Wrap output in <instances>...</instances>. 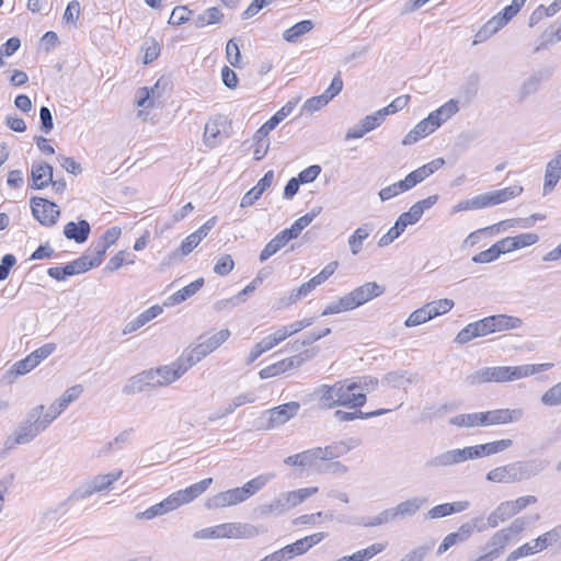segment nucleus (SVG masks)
Wrapping results in <instances>:
<instances>
[{
    "instance_id": "1",
    "label": "nucleus",
    "mask_w": 561,
    "mask_h": 561,
    "mask_svg": "<svg viewBox=\"0 0 561 561\" xmlns=\"http://www.w3.org/2000/svg\"><path fill=\"white\" fill-rule=\"evenodd\" d=\"M546 466V462L539 459L515 461L490 470L486 480L494 483H516L539 474Z\"/></svg>"
},
{
    "instance_id": "2",
    "label": "nucleus",
    "mask_w": 561,
    "mask_h": 561,
    "mask_svg": "<svg viewBox=\"0 0 561 561\" xmlns=\"http://www.w3.org/2000/svg\"><path fill=\"white\" fill-rule=\"evenodd\" d=\"M44 405H37L33 408L26 415L25 420L22 421L16 427L14 435L9 436L4 442L5 449H12L16 445H24L31 443L42 432L46 430L42 423V412Z\"/></svg>"
},
{
    "instance_id": "3",
    "label": "nucleus",
    "mask_w": 561,
    "mask_h": 561,
    "mask_svg": "<svg viewBox=\"0 0 561 561\" xmlns=\"http://www.w3.org/2000/svg\"><path fill=\"white\" fill-rule=\"evenodd\" d=\"M260 534L256 526L243 523H225L214 527L203 528L194 533L195 539L218 538H254Z\"/></svg>"
},
{
    "instance_id": "4",
    "label": "nucleus",
    "mask_w": 561,
    "mask_h": 561,
    "mask_svg": "<svg viewBox=\"0 0 561 561\" xmlns=\"http://www.w3.org/2000/svg\"><path fill=\"white\" fill-rule=\"evenodd\" d=\"M561 538V525L556 526L551 530L542 534L541 536L534 539L531 542H527L519 548L512 551L506 561H516L520 558L535 554L539 551L547 549L549 546L557 543Z\"/></svg>"
},
{
    "instance_id": "5",
    "label": "nucleus",
    "mask_w": 561,
    "mask_h": 561,
    "mask_svg": "<svg viewBox=\"0 0 561 561\" xmlns=\"http://www.w3.org/2000/svg\"><path fill=\"white\" fill-rule=\"evenodd\" d=\"M122 474L123 470L113 471L106 474H98L75 490L68 497V501H80L90 497L94 493L110 490L112 484L121 479Z\"/></svg>"
},
{
    "instance_id": "6",
    "label": "nucleus",
    "mask_w": 561,
    "mask_h": 561,
    "mask_svg": "<svg viewBox=\"0 0 561 561\" xmlns=\"http://www.w3.org/2000/svg\"><path fill=\"white\" fill-rule=\"evenodd\" d=\"M474 531H485V525L481 517H474L462 524L455 533L448 534L439 545L437 553L442 554L453 546L468 540Z\"/></svg>"
},
{
    "instance_id": "7",
    "label": "nucleus",
    "mask_w": 561,
    "mask_h": 561,
    "mask_svg": "<svg viewBox=\"0 0 561 561\" xmlns=\"http://www.w3.org/2000/svg\"><path fill=\"white\" fill-rule=\"evenodd\" d=\"M194 366V360H191L186 354L180 356L176 360L169 365L157 367V374L161 387L171 385L180 379L191 367Z\"/></svg>"
},
{
    "instance_id": "8",
    "label": "nucleus",
    "mask_w": 561,
    "mask_h": 561,
    "mask_svg": "<svg viewBox=\"0 0 561 561\" xmlns=\"http://www.w3.org/2000/svg\"><path fill=\"white\" fill-rule=\"evenodd\" d=\"M34 218L43 226H54L60 215L58 206L43 197L34 196L30 201Z\"/></svg>"
},
{
    "instance_id": "9",
    "label": "nucleus",
    "mask_w": 561,
    "mask_h": 561,
    "mask_svg": "<svg viewBox=\"0 0 561 561\" xmlns=\"http://www.w3.org/2000/svg\"><path fill=\"white\" fill-rule=\"evenodd\" d=\"M211 483L213 479L207 478L187 486L186 489L179 490L170 494L167 499L171 505V508L174 511L184 504L193 502L195 499L201 496L210 486Z\"/></svg>"
},
{
    "instance_id": "10",
    "label": "nucleus",
    "mask_w": 561,
    "mask_h": 561,
    "mask_svg": "<svg viewBox=\"0 0 561 561\" xmlns=\"http://www.w3.org/2000/svg\"><path fill=\"white\" fill-rule=\"evenodd\" d=\"M339 396L337 407H345L347 409H357L363 407L366 401V394L362 391H357L356 383L347 379L339 380Z\"/></svg>"
},
{
    "instance_id": "11",
    "label": "nucleus",
    "mask_w": 561,
    "mask_h": 561,
    "mask_svg": "<svg viewBox=\"0 0 561 561\" xmlns=\"http://www.w3.org/2000/svg\"><path fill=\"white\" fill-rule=\"evenodd\" d=\"M229 336L230 331L228 329H222L207 337L205 341L199 342L190 353L186 354V356L191 360H194L195 365L208 354L217 350L224 342L228 340Z\"/></svg>"
},
{
    "instance_id": "12",
    "label": "nucleus",
    "mask_w": 561,
    "mask_h": 561,
    "mask_svg": "<svg viewBox=\"0 0 561 561\" xmlns=\"http://www.w3.org/2000/svg\"><path fill=\"white\" fill-rule=\"evenodd\" d=\"M343 89V80L340 73L335 75L330 87L321 94L308 99L301 108V112L313 113L325 106Z\"/></svg>"
},
{
    "instance_id": "13",
    "label": "nucleus",
    "mask_w": 561,
    "mask_h": 561,
    "mask_svg": "<svg viewBox=\"0 0 561 561\" xmlns=\"http://www.w3.org/2000/svg\"><path fill=\"white\" fill-rule=\"evenodd\" d=\"M299 408L298 402L291 401L266 411L265 428L271 430L285 424L298 413Z\"/></svg>"
},
{
    "instance_id": "14",
    "label": "nucleus",
    "mask_w": 561,
    "mask_h": 561,
    "mask_svg": "<svg viewBox=\"0 0 561 561\" xmlns=\"http://www.w3.org/2000/svg\"><path fill=\"white\" fill-rule=\"evenodd\" d=\"M228 124L222 117L209 119L204 128V144L209 148L219 146L228 137Z\"/></svg>"
},
{
    "instance_id": "15",
    "label": "nucleus",
    "mask_w": 561,
    "mask_h": 561,
    "mask_svg": "<svg viewBox=\"0 0 561 561\" xmlns=\"http://www.w3.org/2000/svg\"><path fill=\"white\" fill-rule=\"evenodd\" d=\"M383 293V286L377 284L376 282H368L348 293L347 298L352 305V308L355 309L366 304L367 301L382 295Z\"/></svg>"
},
{
    "instance_id": "16",
    "label": "nucleus",
    "mask_w": 561,
    "mask_h": 561,
    "mask_svg": "<svg viewBox=\"0 0 561 561\" xmlns=\"http://www.w3.org/2000/svg\"><path fill=\"white\" fill-rule=\"evenodd\" d=\"M463 463L460 448L448 449L430 457L424 462L426 470H439Z\"/></svg>"
},
{
    "instance_id": "17",
    "label": "nucleus",
    "mask_w": 561,
    "mask_h": 561,
    "mask_svg": "<svg viewBox=\"0 0 561 561\" xmlns=\"http://www.w3.org/2000/svg\"><path fill=\"white\" fill-rule=\"evenodd\" d=\"M523 416V409H496L484 412L485 426L516 423Z\"/></svg>"
},
{
    "instance_id": "18",
    "label": "nucleus",
    "mask_w": 561,
    "mask_h": 561,
    "mask_svg": "<svg viewBox=\"0 0 561 561\" xmlns=\"http://www.w3.org/2000/svg\"><path fill=\"white\" fill-rule=\"evenodd\" d=\"M490 333H492V328L489 317H485L465 327L455 337V342L458 344H466L474 337L485 336Z\"/></svg>"
},
{
    "instance_id": "19",
    "label": "nucleus",
    "mask_w": 561,
    "mask_h": 561,
    "mask_svg": "<svg viewBox=\"0 0 561 561\" xmlns=\"http://www.w3.org/2000/svg\"><path fill=\"white\" fill-rule=\"evenodd\" d=\"M245 501L244 495L240 488H233L222 491L208 499L206 507L209 510L222 508L227 506L237 505Z\"/></svg>"
},
{
    "instance_id": "20",
    "label": "nucleus",
    "mask_w": 561,
    "mask_h": 561,
    "mask_svg": "<svg viewBox=\"0 0 561 561\" xmlns=\"http://www.w3.org/2000/svg\"><path fill=\"white\" fill-rule=\"evenodd\" d=\"M31 187L43 190L53 182V167L46 162H34L31 170Z\"/></svg>"
},
{
    "instance_id": "21",
    "label": "nucleus",
    "mask_w": 561,
    "mask_h": 561,
    "mask_svg": "<svg viewBox=\"0 0 561 561\" xmlns=\"http://www.w3.org/2000/svg\"><path fill=\"white\" fill-rule=\"evenodd\" d=\"M337 381L333 385H321L312 392L313 399L318 401L322 409H333L337 407Z\"/></svg>"
},
{
    "instance_id": "22",
    "label": "nucleus",
    "mask_w": 561,
    "mask_h": 561,
    "mask_svg": "<svg viewBox=\"0 0 561 561\" xmlns=\"http://www.w3.org/2000/svg\"><path fill=\"white\" fill-rule=\"evenodd\" d=\"M274 181V172L267 171L264 176L259 180L257 184L252 187L249 192H247L240 203L242 208L249 207L253 205L261 195L272 185Z\"/></svg>"
},
{
    "instance_id": "23",
    "label": "nucleus",
    "mask_w": 561,
    "mask_h": 561,
    "mask_svg": "<svg viewBox=\"0 0 561 561\" xmlns=\"http://www.w3.org/2000/svg\"><path fill=\"white\" fill-rule=\"evenodd\" d=\"M561 179V151H558L546 168L543 195L549 194Z\"/></svg>"
},
{
    "instance_id": "24",
    "label": "nucleus",
    "mask_w": 561,
    "mask_h": 561,
    "mask_svg": "<svg viewBox=\"0 0 561 561\" xmlns=\"http://www.w3.org/2000/svg\"><path fill=\"white\" fill-rule=\"evenodd\" d=\"M427 503L423 496L410 497L393 506L398 520L413 517Z\"/></svg>"
},
{
    "instance_id": "25",
    "label": "nucleus",
    "mask_w": 561,
    "mask_h": 561,
    "mask_svg": "<svg viewBox=\"0 0 561 561\" xmlns=\"http://www.w3.org/2000/svg\"><path fill=\"white\" fill-rule=\"evenodd\" d=\"M90 231V224L85 219H81L78 222L69 221L64 227V236L77 243L85 242L89 238Z\"/></svg>"
},
{
    "instance_id": "26",
    "label": "nucleus",
    "mask_w": 561,
    "mask_h": 561,
    "mask_svg": "<svg viewBox=\"0 0 561 561\" xmlns=\"http://www.w3.org/2000/svg\"><path fill=\"white\" fill-rule=\"evenodd\" d=\"M469 505L470 504L468 501H458V502H453V503L439 504V505L432 507L427 512L426 517L430 519H437V518L446 517V516L453 515L455 513H460V512L466 511L469 507Z\"/></svg>"
},
{
    "instance_id": "27",
    "label": "nucleus",
    "mask_w": 561,
    "mask_h": 561,
    "mask_svg": "<svg viewBox=\"0 0 561 561\" xmlns=\"http://www.w3.org/2000/svg\"><path fill=\"white\" fill-rule=\"evenodd\" d=\"M358 445V442L354 438H350L347 440L335 442L324 448H322L321 460H332L339 458L350 450L355 448Z\"/></svg>"
},
{
    "instance_id": "28",
    "label": "nucleus",
    "mask_w": 561,
    "mask_h": 561,
    "mask_svg": "<svg viewBox=\"0 0 561 561\" xmlns=\"http://www.w3.org/2000/svg\"><path fill=\"white\" fill-rule=\"evenodd\" d=\"M523 193V187L520 185H513L505 188L492 191L485 193L488 206H495L503 204L510 199H513L519 196Z\"/></svg>"
},
{
    "instance_id": "29",
    "label": "nucleus",
    "mask_w": 561,
    "mask_h": 561,
    "mask_svg": "<svg viewBox=\"0 0 561 561\" xmlns=\"http://www.w3.org/2000/svg\"><path fill=\"white\" fill-rule=\"evenodd\" d=\"M398 522L393 507L386 508L373 517L357 518L354 524L363 527H377L389 523Z\"/></svg>"
},
{
    "instance_id": "30",
    "label": "nucleus",
    "mask_w": 561,
    "mask_h": 561,
    "mask_svg": "<svg viewBox=\"0 0 561 561\" xmlns=\"http://www.w3.org/2000/svg\"><path fill=\"white\" fill-rule=\"evenodd\" d=\"M321 213V207L312 208L309 213L301 216L291 225L290 228H286L283 233L287 237V239L293 240L299 236V233L309 226L312 220Z\"/></svg>"
},
{
    "instance_id": "31",
    "label": "nucleus",
    "mask_w": 561,
    "mask_h": 561,
    "mask_svg": "<svg viewBox=\"0 0 561 561\" xmlns=\"http://www.w3.org/2000/svg\"><path fill=\"white\" fill-rule=\"evenodd\" d=\"M551 73L552 72L550 70H541V71H538V72L531 75L529 78H527L523 82L520 90H519L520 100H525L529 95L535 94L539 90L541 81L543 79L549 78L551 76Z\"/></svg>"
},
{
    "instance_id": "32",
    "label": "nucleus",
    "mask_w": 561,
    "mask_h": 561,
    "mask_svg": "<svg viewBox=\"0 0 561 561\" xmlns=\"http://www.w3.org/2000/svg\"><path fill=\"white\" fill-rule=\"evenodd\" d=\"M290 510L288 503L286 502V497L284 493H280L277 497L268 503H263L256 507L255 512L260 516H268V515H282L286 511Z\"/></svg>"
},
{
    "instance_id": "33",
    "label": "nucleus",
    "mask_w": 561,
    "mask_h": 561,
    "mask_svg": "<svg viewBox=\"0 0 561 561\" xmlns=\"http://www.w3.org/2000/svg\"><path fill=\"white\" fill-rule=\"evenodd\" d=\"M489 320H490V324L492 328V333L518 329L523 324V321L520 318L507 316V314L490 316Z\"/></svg>"
},
{
    "instance_id": "34",
    "label": "nucleus",
    "mask_w": 561,
    "mask_h": 561,
    "mask_svg": "<svg viewBox=\"0 0 561 561\" xmlns=\"http://www.w3.org/2000/svg\"><path fill=\"white\" fill-rule=\"evenodd\" d=\"M383 380L391 387L407 389L411 383L419 381L416 374H409L405 370L391 371L385 375Z\"/></svg>"
},
{
    "instance_id": "35",
    "label": "nucleus",
    "mask_w": 561,
    "mask_h": 561,
    "mask_svg": "<svg viewBox=\"0 0 561 561\" xmlns=\"http://www.w3.org/2000/svg\"><path fill=\"white\" fill-rule=\"evenodd\" d=\"M493 382L514 381L524 378L520 366H497L492 367Z\"/></svg>"
},
{
    "instance_id": "36",
    "label": "nucleus",
    "mask_w": 561,
    "mask_h": 561,
    "mask_svg": "<svg viewBox=\"0 0 561 561\" xmlns=\"http://www.w3.org/2000/svg\"><path fill=\"white\" fill-rule=\"evenodd\" d=\"M204 286V278H197L196 280L192 282L191 284L184 286L182 289L174 293L171 297L168 298L167 302L164 305L167 306H173L181 304L195 295L202 287Z\"/></svg>"
},
{
    "instance_id": "37",
    "label": "nucleus",
    "mask_w": 561,
    "mask_h": 561,
    "mask_svg": "<svg viewBox=\"0 0 561 561\" xmlns=\"http://www.w3.org/2000/svg\"><path fill=\"white\" fill-rule=\"evenodd\" d=\"M510 541L511 539L507 535L500 529L490 537L484 549L490 553V556L497 559L504 552Z\"/></svg>"
},
{
    "instance_id": "38",
    "label": "nucleus",
    "mask_w": 561,
    "mask_h": 561,
    "mask_svg": "<svg viewBox=\"0 0 561 561\" xmlns=\"http://www.w3.org/2000/svg\"><path fill=\"white\" fill-rule=\"evenodd\" d=\"M371 231V224H363L348 237L347 243L353 255H357L363 250V242L369 237Z\"/></svg>"
},
{
    "instance_id": "39",
    "label": "nucleus",
    "mask_w": 561,
    "mask_h": 561,
    "mask_svg": "<svg viewBox=\"0 0 561 561\" xmlns=\"http://www.w3.org/2000/svg\"><path fill=\"white\" fill-rule=\"evenodd\" d=\"M274 478L275 473L267 472L259 474L257 477L248 481L243 486L240 488L245 500L261 491Z\"/></svg>"
},
{
    "instance_id": "40",
    "label": "nucleus",
    "mask_w": 561,
    "mask_h": 561,
    "mask_svg": "<svg viewBox=\"0 0 561 561\" xmlns=\"http://www.w3.org/2000/svg\"><path fill=\"white\" fill-rule=\"evenodd\" d=\"M449 423L458 427L485 426L484 412L458 414L451 417Z\"/></svg>"
},
{
    "instance_id": "41",
    "label": "nucleus",
    "mask_w": 561,
    "mask_h": 561,
    "mask_svg": "<svg viewBox=\"0 0 561 561\" xmlns=\"http://www.w3.org/2000/svg\"><path fill=\"white\" fill-rule=\"evenodd\" d=\"M391 411H392L391 409H379V410H375L371 412H362V411L346 412V411L337 410V411H335L334 416L340 422H350V421H354L356 419L366 420V419L383 415Z\"/></svg>"
},
{
    "instance_id": "42",
    "label": "nucleus",
    "mask_w": 561,
    "mask_h": 561,
    "mask_svg": "<svg viewBox=\"0 0 561 561\" xmlns=\"http://www.w3.org/2000/svg\"><path fill=\"white\" fill-rule=\"evenodd\" d=\"M434 131V127H431L428 122L424 118L419 122L412 130H410L403 138L402 145L410 146L426 137Z\"/></svg>"
},
{
    "instance_id": "43",
    "label": "nucleus",
    "mask_w": 561,
    "mask_h": 561,
    "mask_svg": "<svg viewBox=\"0 0 561 561\" xmlns=\"http://www.w3.org/2000/svg\"><path fill=\"white\" fill-rule=\"evenodd\" d=\"M313 28V22L311 20H304L283 33V37L288 43H296L302 35L309 33Z\"/></svg>"
},
{
    "instance_id": "44",
    "label": "nucleus",
    "mask_w": 561,
    "mask_h": 561,
    "mask_svg": "<svg viewBox=\"0 0 561 561\" xmlns=\"http://www.w3.org/2000/svg\"><path fill=\"white\" fill-rule=\"evenodd\" d=\"M289 242V239L280 231L277 233L261 251L260 253V261L265 262L268 260L272 255H274L277 251H279L282 248H284Z\"/></svg>"
},
{
    "instance_id": "45",
    "label": "nucleus",
    "mask_w": 561,
    "mask_h": 561,
    "mask_svg": "<svg viewBox=\"0 0 561 561\" xmlns=\"http://www.w3.org/2000/svg\"><path fill=\"white\" fill-rule=\"evenodd\" d=\"M160 83L161 80H158L157 83L151 87H144L138 90L139 98L137 100V105L140 107H151L153 106L154 99L160 98Z\"/></svg>"
},
{
    "instance_id": "46",
    "label": "nucleus",
    "mask_w": 561,
    "mask_h": 561,
    "mask_svg": "<svg viewBox=\"0 0 561 561\" xmlns=\"http://www.w3.org/2000/svg\"><path fill=\"white\" fill-rule=\"evenodd\" d=\"M91 268H93V266L90 263V254L84 253L75 261L64 265V274H66L69 277L88 272Z\"/></svg>"
},
{
    "instance_id": "47",
    "label": "nucleus",
    "mask_w": 561,
    "mask_h": 561,
    "mask_svg": "<svg viewBox=\"0 0 561 561\" xmlns=\"http://www.w3.org/2000/svg\"><path fill=\"white\" fill-rule=\"evenodd\" d=\"M317 492L318 488L311 486L298 489L296 491L284 492V495L286 497V502L288 503L289 508H293L302 503L304 501H306L311 495L316 494Z\"/></svg>"
},
{
    "instance_id": "48",
    "label": "nucleus",
    "mask_w": 561,
    "mask_h": 561,
    "mask_svg": "<svg viewBox=\"0 0 561 561\" xmlns=\"http://www.w3.org/2000/svg\"><path fill=\"white\" fill-rule=\"evenodd\" d=\"M37 366L36 359L32 355H27L25 358L16 362L8 371V377L12 380L19 376L30 373Z\"/></svg>"
},
{
    "instance_id": "49",
    "label": "nucleus",
    "mask_w": 561,
    "mask_h": 561,
    "mask_svg": "<svg viewBox=\"0 0 561 561\" xmlns=\"http://www.w3.org/2000/svg\"><path fill=\"white\" fill-rule=\"evenodd\" d=\"M222 19V13L217 7L207 9L204 13L198 14L194 19V25L197 28L205 27L210 24L219 23Z\"/></svg>"
},
{
    "instance_id": "50",
    "label": "nucleus",
    "mask_w": 561,
    "mask_h": 561,
    "mask_svg": "<svg viewBox=\"0 0 561 561\" xmlns=\"http://www.w3.org/2000/svg\"><path fill=\"white\" fill-rule=\"evenodd\" d=\"M171 505L168 501V499H164L158 504H154L147 508L146 511L138 513L137 518H144V519H152L157 516H162L169 512H172Z\"/></svg>"
},
{
    "instance_id": "51",
    "label": "nucleus",
    "mask_w": 561,
    "mask_h": 561,
    "mask_svg": "<svg viewBox=\"0 0 561 561\" xmlns=\"http://www.w3.org/2000/svg\"><path fill=\"white\" fill-rule=\"evenodd\" d=\"M445 164V160L443 158H436L432 160L431 162L417 168L416 170L412 171L416 179H419V182H423L425 179H427L430 175H432L434 172H436L438 169H440Z\"/></svg>"
},
{
    "instance_id": "52",
    "label": "nucleus",
    "mask_w": 561,
    "mask_h": 561,
    "mask_svg": "<svg viewBox=\"0 0 561 561\" xmlns=\"http://www.w3.org/2000/svg\"><path fill=\"white\" fill-rule=\"evenodd\" d=\"M492 367L478 369L465 378V382L469 386H477L485 382H493Z\"/></svg>"
},
{
    "instance_id": "53",
    "label": "nucleus",
    "mask_w": 561,
    "mask_h": 561,
    "mask_svg": "<svg viewBox=\"0 0 561 561\" xmlns=\"http://www.w3.org/2000/svg\"><path fill=\"white\" fill-rule=\"evenodd\" d=\"M82 392L83 387L81 385H75L68 388L55 402L65 411L70 403L81 396Z\"/></svg>"
},
{
    "instance_id": "54",
    "label": "nucleus",
    "mask_w": 561,
    "mask_h": 561,
    "mask_svg": "<svg viewBox=\"0 0 561 561\" xmlns=\"http://www.w3.org/2000/svg\"><path fill=\"white\" fill-rule=\"evenodd\" d=\"M425 305L427 310L431 311V319H434L438 316L447 313L449 310H451L455 304L454 300L444 298Z\"/></svg>"
},
{
    "instance_id": "55",
    "label": "nucleus",
    "mask_w": 561,
    "mask_h": 561,
    "mask_svg": "<svg viewBox=\"0 0 561 561\" xmlns=\"http://www.w3.org/2000/svg\"><path fill=\"white\" fill-rule=\"evenodd\" d=\"M545 407L561 405V381L550 387L540 398Z\"/></svg>"
},
{
    "instance_id": "56",
    "label": "nucleus",
    "mask_w": 561,
    "mask_h": 561,
    "mask_svg": "<svg viewBox=\"0 0 561 561\" xmlns=\"http://www.w3.org/2000/svg\"><path fill=\"white\" fill-rule=\"evenodd\" d=\"M145 381L141 378V374H137L127 379L122 388V392L127 396L136 394L146 391Z\"/></svg>"
},
{
    "instance_id": "57",
    "label": "nucleus",
    "mask_w": 561,
    "mask_h": 561,
    "mask_svg": "<svg viewBox=\"0 0 561 561\" xmlns=\"http://www.w3.org/2000/svg\"><path fill=\"white\" fill-rule=\"evenodd\" d=\"M131 430L121 432L113 440L108 442L100 451L99 456L106 455L113 450L121 449L128 443Z\"/></svg>"
},
{
    "instance_id": "58",
    "label": "nucleus",
    "mask_w": 561,
    "mask_h": 561,
    "mask_svg": "<svg viewBox=\"0 0 561 561\" xmlns=\"http://www.w3.org/2000/svg\"><path fill=\"white\" fill-rule=\"evenodd\" d=\"M431 320V311L427 310L426 305L414 310L405 320L404 324L408 328L423 324Z\"/></svg>"
},
{
    "instance_id": "59",
    "label": "nucleus",
    "mask_w": 561,
    "mask_h": 561,
    "mask_svg": "<svg viewBox=\"0 0 561 561\" xmlns=\"http://www.w3.org/2000/svg\"><path fill=\"white\" fill-rule=\"evenodd\" d=\"M353 310L347 295L341 297L337 301L328 305L322 311V316L335 314L343 311Z\"/></svg>"
},
{
    "instance_id": "60",
    "label": "nucleus",
    "mask_w": 561,
    "mask_h": 561,
    "mask_svg": "<svg viewBox=\"0 0 561 561\" xmlns=\"http://www.w3.org/2000/svg\"><path fill=\"white\" fill-rule=\"evenodd\" d=\"M387 547V542H376L368 546L365 549L356 551L358 561H368L375 556L383 551Z\"/></svg>"
},
{
    "instance_id": "61",
    "label": "nucleus",
    "mask_w": 561,
    "mask_h": 561,
    "mask_svg": "<svg viewBox=\"0 0 561 561\" xmlns=\"http://www.w3.org/2000/svg\"><path fill=\"white\" fill-rule=\"evenodd\" d=\"M405 229L396 220L394 225L378 241V247L385 248L398 239Z\"/></svg>"
},
{
    "instance_id": "62",
    "label": "nucleus",
    "mask_w": 561,
    "mask_h": 561,
    "mask_svg": "<svg viewBox=\"0 0 561 561\" xmlns=\"http://www.w3.org/2000/svg\"><path fill=\"white\" fill-rule=\"evenodd\" d=\"M226 57L232 67H236V68L240 67V62H241L240 48L233 38L229 39L226 45Z\"/></svg>"
},
{
    "instance_id": "63",
    "label": "nucleus",
    "mask_w": 561,
    "mask_h": 561,
    "mask_svg": "<svg viewBox=\"0 0 561 561\" xmlns=\"http://www.w3.org/2000/svg\"><path fill=\"white\" fill-rule=\"evenodd\" d=\"M234 267V261L229 254L221 255L215 266L214 272L219 276L228 275Z\"/></svg>"
},
{
    "instance_id": "64",
    "label": "nucleus",
    "mask_w": 561,
    "mask_h": 561,
    "mask_svg": "<svg viewBox=\"0 0 561 561\" xmlns=\"http://www.w3.org/2000/svg\"><path fill=\"white\" fill-rule=\"evenodd\" d=\"M192 11L185 5L175 7L168 21L170 25H181L190 20Z\"/></svg>"
}]
</instances>
